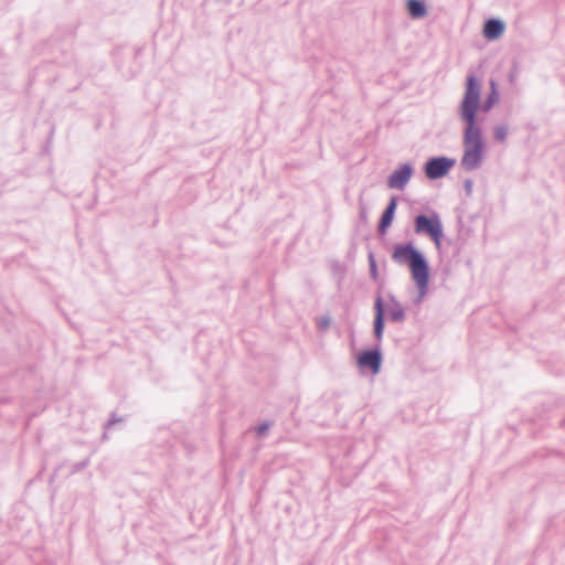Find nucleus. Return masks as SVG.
Returning a JSON list of instances; mask_svg holds the SVG:
<instances>
[{
	"label": "nucleus",
	"mask_w": 565,
	"mask_h": 565,
	"mask_svg": "<svg viewBox=\"0 0 565 565\" xmlns=\"http://www.w3.org/2000/svg\"><path fill=\"white\" fill-rule=\"evenodd\" d=\"M509 135V127L507 124H497L492 128V137L497 142H505Z\"/></svg>",
	"instance_id": "13"
},
{
	"label": "nucleus",
	"mask_w": 565,
	"mask_h": 565,
	"mask_svg": "<svg viewBox=\"0 0 565 565\" xmlns=\"http://www.w3.org/2000/svg\"><path fill=\"white\" fill-rule=\"evenodd\" d=\"M505 29L504 23L499 19H490L484 23L483 35L488 40L501 38Z\"/></svg>",
	"instance_id": "9"
},
{
	"label": "nucleus",
	"mask_w": 565,
	"mask_h": 565,
	"mask_svg": "<svg viewBox=\"0 0 565 565\" xmlns=\"http://www.w3.org/2000/svg\"><path fill=\"white\" fill-rule=\"evenodd\" d=\"M479 107V79L475 75H469L466 78L462 98L457 109L458 117L463 124L460 166L466 171L479 169L486 158V142L482 136V128L477 120Z\"/></svg>",
	"instance_id": "1"
},
{
	"label": "nucleus",
	"mask_w": 565,
	"mask_h": 565,
	"mask_svg": "<svg viewBox=\"0 0 565 565\" xmlns=\"http://www.w3.org/2000/svg\"><path fill=\"white\" fill-rule=\"evenodd\" d=\"M489 86H490V92H499V89H498V84H497V82H495V81H492V79H491V81L489 82Z\"/></svg>",
	"instance_id": "17"
},
{
	"label": "nucleus",
	"mask_w": 565,
	"mask_h": 565,
	"mask_svg": "<svg viewBox=\"0 0 565 565\" xmlns=\"http://www.w3.org/2000/svg\"><path fill=\"white\" fill-rule=\"evenodd\" d=\"M427 292L428 285H412L407 290L409 301L413 305H419Z\"/></svg>",
	"instance_id": "12"
},
{
	"label": "nucleus",
	"mask_w": 565,
	"mask_h": 565,
	"mask_svg": "<svg viewBox=\"0 0 565 565\" xmlns=\"http://www.w3.org/2000/svg\"><path fill=\"white\" fill-rule=\"evenodd\" d=\"M414 174L413 164L406 162L395 169L387 178L386 185L392 190H404Z\"/></svg>",
	"instance_id": "5"
},
{
	"label": "nucleus",
	"mask_w": 565,
	"mask_h": 565,
	"mask_svg": "<svg viewBox=\"0 0 565 565\" xmlns=\"http://www.w3.org/2000/svg\"><path fill=\"white\" fill-rule=\"evenodd\" d=\"M396 205H397L396 199L392 198L390 203L387 204L384 213L382 214V217H381V221L379 224V232L381 234H384L386 232L387 227L392 224V221L394 218V214L396 211Z\"/></svg>",
	"instance_id": "10"
},
{
	"label": "nucleus",
	"mask_w": 565,
	"mask_h": 565,
	"mask_svg": "<svg viewBox=\"0 0 565 565\" xmlns=\"http://www.w3.org/2000/svg\"><path fill=\"white\" fill-rule=\"evenodd\" d=\"M481 85V83L479 82ZM500 102V93L499 92H489L486 97L483 104H480L479 109L481 108L484 113L490 111L498 103Z\"/></svg>",
	"instance_id": "14"
},
{
	"label": "nucleus",
	"mask_w": 565,
	"mask_h": 565,
	"mask_svg": "<svg viewBox=\"0 0 565 565\" xmlns=\"http://www.w3.org/2000/svg\"><path fill=\"white\" fill-rule=\"evenodd\" d=\"M456 160L448 157H433L424 166L425 175L429 180L440 179L449 173Z\"/></svg>",
	"instance_id": "4"
},
{
	"label": "nucleus",
	"mask_w": 565,
	"mask_h": 565,
	"mask_svg": "<svg viewBox=\"0 0 565 565\" xmlns=\"http://www.w3.org/2000/svg\"><path fill=\"white\" fill-rule=\"evenodd\" d=\"M115 422H116L115 419H114V420H110V422L108 423L107 427L109 428L111 425H114V424H115Z\"/></svg>",
	"instance_id": "18"
},
{
	"label": "nucleus",
	"mask_w": 565,
	"mask_h": 565,
	"mask_svg": "<svg viewBox=\"0 0 565 565\" xmlns=\"http://www.w3.org/2000/svg\"><path fill=\"white\" fill-rule=\"evenodd\" d=\"M331 319L329 316H320L316 319L317 328L320 331H326L330 327Z\"/></svg>",
	"instance_id": "15"
},
{
	"label": "nucleus",
	"mask_w": 565,
	"mask_h": 565,
	"mask_svg": "<svg viewBox=\"0 0 565 565\" xmlns=\"http://www.w3.org/2000/svg\"><path fill=\"white\" fill-rule=\"evenodd\" d=\"M406 9L413 19H423L427 14L426 6L422 0H407Z\"/></svg>",
	"instance_id": "11"
},
{
	"label": "nucleus",
	"mask_w": 565,
	"mask_h": 565,
	"mask_svg": "<svg viewBox=\"0 0 565 565\" xmlns=\"http://www.w3.org/2000/svg\"><path fill=\"white\" fill-rule=\"evenodd\" d=\"M268 429H269V424H268V423H264V424L259 425V426L257 427V429H256V430H257V434H258L259 436H262V435H264Z\"/></svg>",
	"instance_id": "16"
},
{
	"label": "nucleus",
	"mask_w": 565,
	"mask_h": 565,
	"mask_svg": "<svg viewBox=\"0 0 565 565\" xmlns=\"http://www.w3.org/2000/svg\"><path fill=\"white\" fill-rule=\"evenodd\" d=\"M414 230L416 234L428 235L438 248L444 235L443 224L437 214L428 217L426 215H418L414 220Z\"/></svg>",
	"instance_id": "3"
},
{
	"label": "nucleus",
	"mask_w": 565,
	"mask_h": 565,
	"mask_svg": "<svg viewBox=\"0 0 565 565\" xmlns=\"http://www.w3.org/2000/svg\"><path fill=\"white\" fill-rule=\"evenodd\" d=\"M356 364L361 372L370 370L373 375L381 371L382 354L379 349L361 352L356 358Z\"/></svg>",
	"instance_id": "6"
},
{
	"label": "nucleus",
	"mask_w": 565,
	"mask_h": 565,
	"mask_svg": "<svg viewBox=\"0 0 565 565\" xmlns=\"http://www.w3.org/2000/svg\"><path fill=\"white\" fill-rule=\"evenodd\" d=\"M384 313H386L392 321L401 322L404 320V308L402 305L392 299L385 306L380 297L375 300V319H374V335L377 341L382 340L384 331Z\"/></svg>",
	"instance_id": "2"
},
{
	"label": "nucleus",
	"mask_w": 565,
	"mask_h": 565,
	"mask_svg": "<svg viewBox=\"0 0 565 565\" xmlns=\"http://www.w3.org/2000/svg\"><path fill=\"white\" fill-rule=\"evenodd\" d=\"M408 268L415 282H428V264L418 250L411 259Z\"/></svg>",
	"instance_id": "7"
},
{
	"label": "nucleus",
	"mask_w": 565,
	"mask_h": 565,
	"mask_svg": "<svg viewBox=\"0 0 565 565\" xmlns=\"http://www.w3.org/2000/svg\"><path fill=\"white\" fill-rule=\"evenodd\" d=\"M417 253V249L412 244L406 245H397L394 248L392 254V258L395 263L399 265H411V259Z\"/></svg>",
	"instance_id": "8"
}]
</instances>
